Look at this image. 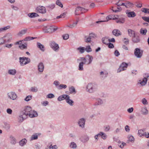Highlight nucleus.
Returning <instances> with one entry per match:
<instances>
[{
    "mask_svg": "<svg viewBox=\"0 0 149 149\" xmlns=\"http://www.w3.org/2000/svg\"><path fill=\"white\" fill-rule=\"evenodd\" d=\"M27 141L26 139H23L19 141V144L21 146H23L26 144Z\"/></svg>",
    "mask_w": 149,
    "mask_h": 149,
    "instance_id": "19",
    "label": "nucleus"
},
{
    "mask_svg": "<svg viewBox=\"0 0 149 149\" xmlns=\"http://www.w3.org/2000/svg\"><path fill=\"white\" fill-rule=\"evenodd\" d=\"M16 139L13 137L11 138V143L13 144H15L16 143Z\"/></svg>",
    "mask_w": 149,
    "mask_h": 149,
    "instance_id": "49",
    "label": "nucleus"
},
{
    "mask_svg": "<svg viewBox=\"0 0 149 149\" xmlns=\"http://www.w3.org/2000/svg\"><path fill=\"white\" fill-rule=\"evenodd\" d=\"M27 31V29H26L22 30L17 34V35L18 36H22Z\"/></svg>",
    "mask_w": 149,
    "mask_h": 149,
    "instance_id": "24",
    "label": "nucleus"
},
{
    "mask_svg": "<svg viewBox=\"0 0 149 149\" xmlns=\"http://www.w3.org/2000/svg\"><path fill=\"white\" fill-rule=\"evenodd\" d=\"M78 21V20H77L75 22L73 23L72 24H70L68 25H67V26L70 28H73L77 25Z\"/></svg>",
    "mask_w": 149,
    "mask_h": 149,
    "instance_id": "21",
    "label": "nucleus"
},
{
    "mask_svg": "<svg viewBox=\"0 0 149 149\" xmlns=\"http://www.w3.org/2000/svg\"><path fill=\"white\" fill-rule=\"evenodd\" d=\"M143 136H145L147 138H149V133H147L145 132L143 134Z\"/></svg>",
    "mask_w": 149,
    "mask_h": 149,
    "instance_id": "64",
    "label": "nucleus"
},
{
    "mask_svg": "<svg viewBox=\"0 0 149 149\" xmlns=\"http://www.w3.org/2000/svg\"><path fill=\"white\" fill-rule=\"evenodd\" d=\"M47 97L48 98H51L54 97V95L50 93L47 95Z\"/></svg>",
    "mask_w": 149,
    "mask_h": 149,
    "instance_id": "54",
    "label": "nucleus"
},
{
    "mask_svg": "<svg viewBox=\"0 0 149 149\" xmlns=\"http://www.w3.org/2000/svg\"><path fill=\"white\" fill-rule=\"evenodd\" d=\"M33 13H29L28 14V16L31 18L34 17V14H32Z\"/></svg>",
    "mask_w": 149,
    "mask_h": 149,
    "instance_id": "61",
    "label": "nucleus"
},
{
    "mask_svg": "<svg viewBox=\"0 0 149 149\" xmlns=\"http://www.w3.org/2000/svg\"><path fill=\"white\" fill-rule=\"evenodd\" d=\"M66 15L65 13H64L62 14H61L60 15L57 17L56 18L57 19H59L61 18L64 17Z\"/></svg>",
    "mask_w": 149,
    "mask_h": 149,
    "instance_id": "46",
    "label": "nucleus"
},
{
    "mask_svg": "<svg viewBox=\"0 0 149 149\" xmlns=\"http://www.w3.org/2000/svg\"><path fill=\"white\" fill-rule=\"evenodd\" d=\"M25 58V57H19V62L21 65H25L24 63H25V62H26V59H25V58Z\"/></svg>",
    "mask_w": 149,
    "mask_h": 149,
    "instance_id": "20",
    "label": "nucleus"
},
{
    "mask_svg": "<svg viewBox=\"0 0 149 149\" xmlns=\"http://www.w3.org/2000/svg\"><path fill=\"white\" fill-rule=\"evenodd\" d=\"M127 66L128 64L127 63H122L118 70V72H119L121 71L125 70L127 68Z\"/></svg>",
    "mask_w": 149,
    "mask_h": 149,
    "instance_id": "8",
    "label": "nucleus"
},
{
    "mask_svg": "<svg viewBox=\"0 0 149 149\" xmlns=\"http://www.w3.org/2000/svg\"><path fill=\"white\" fill-rule=\"evenodd\" d=\"M130 127L128 125H126L125 127V131L128 132H129L130 131Z\"/></svg>",
    "mask_w": 149,
    "mask_h": 149,
    "instance_id": "53",
    "label": "nucleus"
},
{
    "mask_svg": "<svg viewBox=\"0 0 149 149\" xmlns=\"http://www.w3.org/2000/svg\"><path fill=\"white\" fill-rule=\"evenodd\" d=\"M114 54L116 56H118L120 55V53L117 50H116L114 52Z\"/></svg>",
    "mask_w": 149,
    "mask_h": 149,
    "instance_id": "58",
    "label": "nucleus"
},
{
    "mask_svg": "<svg viewBox=\"0 0 149 149\" xmlns=\"http://www.w3.org/2000/svg\"><path fill=\"white\" fill-rule=\"evenodd\" d=\"M24 58H25L26 61V62H25V63H24L25 65H26L30 62V59L29 58L26 57Z\"/></svg>",
    "mask_w": 149,
    "mask_h": 149,
    "instance_id": "44",
    "label": "nucleus"
},
{
    "mask_svg": "<svg viewBox=\"0 0 149 149\" xmlns=\"http://www.w3.org/2000/svg\"><path fill=\"white\" fill-rule=\"evenodd\" d=\"M147 81V79L146 78H144L142 79V80H139L138 83L141 84L142 86H144L146 84Z\"/></svg>",
    "mask_w": 149,
    "mask_h": 149,
    "instance_id": "16",
    "label": "nucleus"
},
{
    "mask_svg": "<svg viewBox=\"0 0 149 149\" xmlns=\"http://www.w3.org/2000/svg\"><path fill=\"white\" fill-rule=\"evenodd\" d=\"M57 29V28H55L53 26H48L44 28L43 31L45 33H51L56 31Z\"/></svg>",
    "mask_w": 149,
    "mask_h": 149,
    "instance_id": "3",
    "label": "nucleus"
},
{
    "mask_svg": "<svg viewBox=\"0 0 149 149\" xmlns=\"http://www.w3.org/2000/svg\"><path fill=\"white\" fill-rule=\"evenodd\" d=\"M66 101L70 106H72L73 105L74 102L72 100L70 99L69 96L68 97V98L66 100Z\"/></svg>",
    "mask_w": 149,
    "mask_h": 149,
    "instance_id": "17",
    "label": "nucleus"
},
{
    "mask_svg": "<svg viewBox=\"0 0 149 149\" xmlns=\"http://www.w3.org/2000/svg\"><path fill=\"white\" fill-rule=\"evenodd\" d=\"M142 18L145 21L149 23V17H142Z\"/></svg>",
    "mask_w": 149,
    "mask_h": 149,
    "instance_id": "45",
    "label": "nucleus"
},
{
    "mask_svg": "<svg viewBox=\"0 0 149 149\" xmlns=\"http://www.w3.org/2000/svg\"><path fill=\"white\" fill-rule=\"evenodd\" d=\"M85 50L88 52H90L92 51V49L89 45L87 46L86 47V48L85 49Z\"/></svg>",
    "mask_w": 149,
    "mask_h": 149,
    "instance_id": "36",
    "label": "nucleus"
},
{
    "mask_svg": "<svg viewBox=\"0 0 149 149\" xmlns=\"http://www.w3.org/2000/svg\"><path fill=\"white\" fill-rule=\"evenodd\" d=\"M141 111L142 114L143 115H147L148 113V111L146 108H142Z\"/></svg>",
    "mask_w": 149,
    "mask_h": 149,
    "instance_id": "23",
    "label": "nucleus"
},
{
    "mask_svg": "<svg viewBox=\"0 0 149 149\" xmlns=\"http://www.w3.org/2000/svg\"><path fill=\"white\" fill-rule=\"evenodd\" d=\"M31 110L30 107L27 106L23 111L21 112L19 118V122H22L24 119L26 118Z\"/></svg>",
    "mask_w": 149,
    "mask_h": 149,
    "instance_id": "1",
    "label": "nucleus"
},
{
    "mask_svg": "<svg viewBox=\"0 0 149 149\" xmlns=\"http://www.w3.org/2000/svg\"><path fill=\"white\" fill-rule=\"evenodd\" d=\"M88 10L80 6H78L75 9V13L76 15H79V11H80L81 12V13H83L84 12H86Z\"/></svg>",
    "mask_w": 149,
    "mask_h": 149,
    "instance_id": "6",
    "label": "nucleus"
},
{
    "mask_svg": "<svg viewBox=\"0 0 149 149\" xmlns=\"http://www.w3.org/2000/svg\"><path fill=\"white\" fill-rule=\"evenodd\" d=\"M69 91L71 94L72 93L75 94L76 93L75 89L73 86H72L69 88Z\"/></svg>",
    "mask_w": 149,
    "mask_h": 149,
    "instance_id": "28",
    "label": "nucleus"
},
{
    "mask_svg": "<svg viewBox=\"0 0 149 149\" xmlns=\"http://www.w3.org/2000/svg\"><path fill=\"white\" fill-rule=\"evenodd\" d=\"M144 133V132L143 131L141 130H139L138 131V134H139V135L141 136H143V134Z\"/></svg>",
    "mask_w": 149,
    "mask_h": 149,
    "instance_id": "43",
    "label": "nucleus"
},
{
    "mask_svg": "<svg viewBox=\"0 0 149 149\" xmlns=\"http://www.w3.org/2000/svg\"><path fill=\"white\" fill-rule=\"evenodd\" d=\"M127 5V8H128L129 7H133V4L131 3L130 2H128L126 3Z\"/></svg>",
    "mask_w": 149,
    "mask_h": 149,
    "instance_id": "55",
    "label": "nucleus"
},
{
    "mask_svg": "<svg viewBox=\"0 0 149 149\" xmlns=\"http://www.w3.org/2000/svg\"><path fill=\"white\" fill-rule=\"evenodd\" d=\"M127 16L129 17H135L136 15L134 11H130V10H127L126 11Z\"/></svg>",
    "mask_w": 149,
    "mask_h": 149,
    "instance_id": "10",
    "label": "nucleus"
},
{
    "mask_svg": "<svg viewBox=\"0 0 149 149\" xmlns=\"http://www.w3.org/2000/svg\"><path fill=\"white\" fill-rule=\"evenodd\" d=\"M118 143L119 146L120 148H123V147L124 146L126 145V143L123 142L120 145V144L121 142L120 141H118Z\"/></svg>",
    "mask_w": 149,
    "mask_h": 149,
    "instance_id": "48",
    "label": "nucleus"
},
{
    "mask_svg": "<svg viewBox=\"0 0 149 149\" xmlns=\"http://www.w3.org/2000/svg\"><path fill=\"white\" fill-rule=\"evenodd\" d=\"M128 32L129 36L130 37H133L135 35L134 31L131 29H129Z\"/></svg>",
    "mask_w": 149,
    "mask_h": 149,
    "instance_id": "22",
    "label": "nucleus"
},
{
    "mask_svg": "<svg viewBox=\"0 0 149 149\" xmlns=\"http://www.w3.org/2000/svg\"><path fill=\"white\" fill-rule=\"evenodd\" d=\"M85 120L83 118L81 119L79 121L78 124L79 126L82 128L84 127L85 123Z\"/></svg>",
    "mask_w": 149,
    "mask_h": 149,
    "instance_id": "14",
    "label": "nucleus"
},
{
    "mask_svg": "<svg viewBox=\"0 0 149 149\" xmlns=\"http://www.w3.org/2000/svg\"><path fill=\"white\" fill-rule=\"evenodd\" d=\"M5 42H6L5 39L3 38H2L0 39V45H2L4 44Z\"/></svg>",
    "mask_w": 149,
    "mask_h": 149,
    "instance_id": "52",
    "label": "nucleus"
},
{
    "mask_svg": "<svg viewBox=\"0 0 149 149\" xmlns=\"http://www.w3.org/2000/svg\"><path fill=\"white\" fill-rule=\"evenodd\" d=\"M77 49L79 50L80 52L81 53H84V50H85L84 48L81 47H80L78 48H77Z\"/></svg>",
    "mask_w": 149,
    "mask_h": 149,
    "instance_id": "39",
    "label": "nucleus"
},
{
    "mask_svg": "<svg viewBox=\"0 0 149 149\" xmlns=\"http://www.w3.org/2000/svg\"><path fill=\"white\" fill-rule=\"evenodd\" d=\"M67 87V86L66 85L61 84L57 88L58 89H61L62 88H65Z\"/></svg>",
    "mask_w": 149,
    "mask_h": 149,
    "instance_id": "32",
    "label": "nucleus"
},
{
    "mask_svg": "<svg viewBox=\"0 0 149 149\" xmlns=\"http://www.w3.org/2000/svg\"><path fill=\"white\" fill-rule=\"evenodd\" d=\"M28 116L30 118H33L36 117L38 116V113L36 111H35L34 110H31Z\"/></svg>",
    "mask_w": 149,
    "mask_h": 149,
    "instance_id": "12",
    "label": "nucleus"
},
{
    "mask_svg": "<svg viewBox=\"0 0 149 149\" xmlns=\"http://www.w3.org/2000/svg\"><path fill=\"white\" fill-rule=\"evenodd\" d=\"M56 5H57L58 6H59L61 8H62L63 7V5H62V3L59 0H58L56 1Z\"/></svg>",
    "mask_w": 149,
    "mask_h": 149,
    "instance_id": "42",
    "label": "nucleus"
},
{
    "mask_svg": "<svg viewBox=\"0 0 149 149\" xmlns=\"http://www.w3.org/2000/svg\"><path fill=\"white\" fill-rule=\"evenodd\" d=\"M116 22L117 23L123 24L125 22V19L123 18H121L119 19H117L116 20Z\"/></svg>",
    "mask_w": 149,
    "mask_h": 149,
    "instance_id": "25",
    "label": "nucleus"
},
{
    "mask_svg": "<svg viewBox=\"0 0 149 149\" xmlns=\"http://www.w3.org/2000/svg\"><path fill=\"white\" fill-rule=\"evenodd\" d=\"M51 47L54 50L56 51L59 49V47L58 44L54 41H51L50 43Z\"/></svg>",
    "mask_w": 149,
    "mask_h": 149,
    "instance_id": "7",
    "label": "nucleus"
},
{
    "mask_svg": "<svg viewBox=\"0 0 149 149\" xmlns=\"http://www.w3.org/2000/svg\"><path fill=\"white\" fill-rule=\"evenodd\" d=\"M30 91L33 92H36L38 91V89L36 87H33L31 88Z\"/></svg>",
    "mask_w": 149,
    "mask_h": 149,
    "instance_id": "34",
    "label": "nucleus"
},
{
    "mask_svg": "<svg viewBox=\"0 0 149 149\" xmlns=\"http://www.w3.org/2000/svg\"><path fill=\"white\" fill-rule=\"evenodd\" d=\"M87 56H88L89 58V62L87 63V64L89 65L91 63L93 60V58L92 56L88 55H87Z\"/></svg>",
    "mask_w": 149,
    "mask_h": 149,
    "instance_id": "35",
    "label": "nucleus"
},
{
    "mask_svg": "<svg viewBox=\"0 0 149 149\" xmlns=\"http://www.w3.org/2000/svg\"><path fill=\"white\" fill-rule=\"evenodd\" d=\"M27 44H24L19 46V47L21 49H26L27 48Z\"/></svg>",
    "mask_w": 149,
    "mask_h": 149,
    "instance_id": "33",
    "label": "nucleus"
},
{
    "mask_svg": "<svg viewBox=\"0 0 149 149\" xmlns=\"http://www.w3.org/2000/svg\"><path fill=\"white\" fill-rule=\"evenodd\" d=\"M38 47L42 51H44V46L40 43L38 42L37 44Z\"/></svg>",
    "mask_w": 149,
    "mask_h": 149,
    "instance_id": "26",
    "label": "nucleus"
},
{
    "mask_svg": "<svg viewBox=\"0 0 149 149\" xmlns=\"http://www.w3.org/2000/svg\"><path fill=\"white\" fill-rule=\"evenodd\" d=\"M10 27V26H6L3 27V28H1L3 31H6L8 29H9Z\"/></svg>",
    "mask_w": 149,
    "mask_h": 149,
    "instance_id": "51",
    "label": "nucleus"
},
{
    "mask_svg": "<svg viewBox=\"0 0 149 149\" xmlns=\"http://www.w3.org/2000/svg\"><path fill=\"white\" fill-rule=\"evenodd\" d=\"M70 146L71 148H75L77 147V145L75 143L72 142L71 143Z\"/></svg>",
    "mask_w": 149,
    "mask_h": 149,
    "instance_id": "38",
    "label": "nucleus"
},
{
    "mask_svg": "<svg viewBox=\"0 0 149 149\" xmlns=\"http://www.w3.org/2000/svg\"><path fill=\"white\" fill-rule=\"evenodd\" d=\"M62 37L64 40H66L69 38V35L68 34H65L63 35L62 36Z\"/></svg>",
    "mask_w": 149,
    "mask_h": 149,
    "instance_id": "41",
    "label": "nucleus"
},
{
    "mask_svg": "<svg viewBox=\"0 0 149 149\" xmlns=\"http://www.w3.org/2000/svg\"><path fill=\"white\" fill-rule=\"evenodd\" d=\"M100 134L102 138L104 139H106V135L104 133L102 132H100Z\"/></svg>",
    "mask_w": 149,
    "mask_h": 149,
    "instance_id": "47",
    "label": "nucleus"
},
{
    "mask_svg": "<svg viewBox=\"0 0 149 149\" xmlns=\"http://www.w3.org/2000/svg\"><path fill=\"white\" fill-rule=\"evenodd\" d=\"M84 64H85V63L83 62H81L79 63V70H83V66Z\"/></svg>",
    "mask_w": 149,
    "mask_h": 149,
    "instance_id": "27",
    "label": "nucleus"
},
{
    "mask_svg": "<svg viewBox=\"0 0 149 149\" xmlns=\"http://www.w3.org/2000/svg\"><path fill=\"white\" fill-rule=\"evenodd\" d=\"M38 136L36 135H32L31 137L32 140L36 139L38 138Z\"/></svg>",
    "mask_w": 149,
    "mask_h": 149,
    "instance_id": "57",
    "label": "nucleus"
},
{
    "mask_svg": "<svg viewBox=\"0 0 149 149\" xmlns=\"http://www.w3.org/2000/svg\"><path fill=\"white\" fill-rule=\"evenodd\" d=\"M16 72V70H10L8 71V73L10 74L14 75Z\"/></svg>",
    "mask_w": 149,
    "mask_h": 149,
    "instance_id": "30",
    "label": "nucleus"
},
{
    "mask_svg": "<svg viewBox=\"0 0 149 149\" xmlns=\"http://www.w3.org/2000/svg\"><path fill=\"white\" fill-rule=\"evenodd\" d=\"M32 98L31 95H29L27 96L25 98V100L26 101H28L31 100Z\"/></svg>",
    "mask_w": 149,
    "mask_h": 149,
    "instance_id": "50",
    "label": "nucleus"
},
{
    "mask_svg": "<svg viewBox=\"0 0 149 149\" xmlns=\"http://www.w3.org/2000/svg\"><path fill=\"white\" fill-rule=\"evenodd\" d=\"M3 38H5V40L6 42H9L10 41L12 38V35L10 33H8L6 34Z\"/></svg>",
    "mask_w": 149,
    "mask_h": 149,
    "instance_id": "9",
    "label": "nucleus"
},
{
    "mask_svg": "<svg viewBox=\"0 0 149 149\" xmlns=\"http://www.w3.org/2000/svg\"><path fill=\"white\" fill-rule=\"evenodd\" d=\"M102 42L105 44H108V39L107 38L104 37L102 38Z\"/></svg>",
    "mask_w": 149,
    "mask_h": 149,
    "instance_id": "31",
    "label": "nucleus"
},
{
    "mask_svg": "<svg viewBox=\"0 0 149 149\" xmlns=\"http://www.w3.org/2000/svg\"><path fill=\"white\" fill-rule=\"evenodd\" d=\"M106 19L107 20L106 21H98L96 22V23H99V22H105L108 21L110 19H109V16H107L106 17Z\"/></svg>",
    "mask_w": 149,
    "mask_h": 149,
    "instance_id": "56",
    "label": "nucleus"
},
{
    "mask_svg": "<svg viewBox=\"0 0 149 149\" xmlns=\"http://www.w3.org/2000/svg\"><path fill=\"white\" fill-rule=\"evenodd\" d=\"M121 1H120L119 0L118 1V2H117V3H116L115 4L117 5L118 6H125L126 8L127 7V3H126V4L125 3H122L121 4H119L120 2Z\"/></svg>",
    "mask_w": 149,
    "mask_h": 149,
    "instance_id": "29",
    "label": "nucleus"
},
{
    "mask_svg": "<svg viewBox=\"0 0 149 149\" xmlns=\"http://www.w3.org/2000/svg\"><path fill=\"white\" fill-rule=\"evenodd\" d=\"M36 12L42 14L46 13V9L45 7L42 6H39L36 9Z\"/></svg>",
    "mask_w": 149,
    "mask_h": 149,
    "instance_id": "5",
    "label": "nucleus"
},
{
    "mask_svg": "<svg viewBox=\"0 0 149 149\" xmlns=\"http://www.w3.org/2000/svg\"><path fill=\"white\" fill-rule=\"evenodd\" d=\"M142 102L144 104H148L147 100L145 98L142 99Z\"/></svg>",
    "mask_w": 149,
    "mask_h": 149,
    "instance_id": "59",
    "label": "nucleus"
},
{
    "mask_svg": "<svg viewBox=\"0 0 149 149\" xmlns=\"http://www.w3.org/2000/svg\"><path fill=\"white\" fill-rule=\"evenodd\" d=\"M91 39V38L89 36L86 39L85 41L86 42H90Z\"/></svg>",
    "mask_w": 149,
    "mask_h": 149,
    "instance_id": "63",
    "label": "nucleus"
},
{
    "mask_svg": "<svg viewBox=\"0 0 149 149\" xmlns=\"http://www.w3.org/2000/svg\"><path fill=\"white\" fill-rule=\"evenodd\" d=\"M141 11L144 12L145 13H149V9L144 8L141 9Z\"/></svg>",
    "mask_w": 149,
    "mask_h": 149,
    "instance_id": "40",
    "label": "nucleus"
},
{
    "mask_svg": "<svg viewBox=\"0 0 149 149\" xmlns=\"http://www.w3.org/2000/svg\"><path fill=\"white\" fill-rule=\"evenodd\" d=\"M108 47L109 48H112L114 47V46L113 44L109 42L108 43Z\"/></svg>",
    "mask_w": 149,
    "mask_h": 149,
    "instance_id": "62",
    "label": "nucleus"
},
{
    "mask_svg": "<svg viewBox=\"0 0 149 149\" xmlns=\"http://www.w3.org/2000/svg\"><path fill=\"white\" fill-rule=\"evenodd\" d=\"M96 85L95 84L90 83L86 87L87 91L89 93H93L96 88Z\"/></svg>",
    "mask_w": 149,
    "mask_h": 149,
    "instance_id": "2",
    "label": "nucleus"
},
{
    "mask_svg": "<svg viewBox=\"0 0 149 149\" xmlns=\"http://www.w3.org/2000/svg\"><path fill=\"white\" fill-rule=\"evenodd\" d=\"M134 54L137 58H141L143 55V51H141L139 49L136 48L134 50Z\"/></svg>",
    "mask_w": 149,
    "mask_h": 149,
    "instance_id": "4",
    "label": "nucleus"
},
{
    "mask_svg": "<svg viewBox=\"0 0 149 149\" xmlns=\"http://www.w3.org/2000/svg\"><path fill=\"white\" fill-rule=\"evenodd\" d=\"M44 68V65L42 63H40L38 65V69L39 72H42L43 71Z\"/></svg>",
    "mask_w": 149,
    "mask_h": 149,
    "instance_id": "15",
    "label": "nucleus"
},
{
    "mask_svg": "<svg viewBox=\"0 0 149 149\" xmlns=\"http://www.w3.org/2000/svg\"><path fill=\"white\" fill-rule=\"evenodd\" d=\"M62 97H63V100L65 99L66 100L68 98V97L69 96L68 95H62Z\"/></svg>",
    "mask_w": 149,
    "mask_h": 149,
    "instance_id": "60",
    "label": "nucleus"
},
{
    "mask_svg": "<svg viewBox=\"0 0 149 149\" xmlns=\"http://www.w3.org/2000/svg\"><path fill=\"white\" fill-rule=\"evenodd\" d=\"M147 32V30L146 29L143 30L142 28L140 30V33L141 34H142L143 35H145Z\"/></svg>",
    "mask_w": 149,
    "mask_h": 149,
    "instance_id": "37",
    "label": "nucleus"
},
{
    "mask_svg": "<svg viewBox=\"0 0 149 149\" xmlns=\"http://www.w3.org/2000/svg\"><path fill=\"white\" fill-rule=\"evenodd\" d=\"M113 34L116 36H118L121 35V33L118 29H115L112 31Z\"/></svg>",
    "mask_w": 149,
    "mask_h": 149,
    "instance_id": "13",
    "label": "nucleus"
},
{
    "mask_svg": "<svg viewBox=\"0 0 149 149\" xmlns=\"http://www.w3.org/2000/svg\"><path fill=\"white\" fill-rule=\"evenodd\" d=\"M9 97L11 99L13 100H15L17 97V95L14 92H11L10 93H8V94Z\"/></svg>",
    "mask_w": 149,
    "mask_h": 149,
    "instance_id": "11",
    "label": "nucleus"
},
{
    "mask_svg": "<svg viewBox=\"0 0 149 149\" xmlns=\"http://www.w3.org/2000/svg\"><path fill=\"white\" fill-rule=\"evenodd\" d=\"M132 38L133 41L135 43H137L139 42L140 39L139 37L138 36H136L135 35L133 36Z\"/></svg>",
    "mask_w": 149,
    "mask_h": 149,
    "instance_id": "18",
    "label": "nucleus"
}]
</instances>
